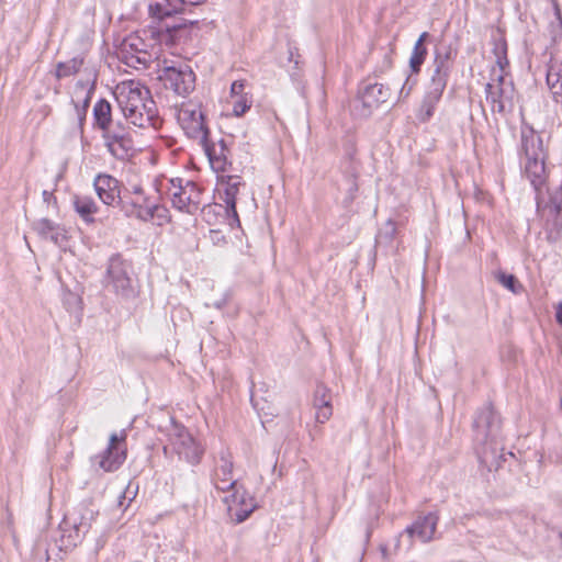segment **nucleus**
<instances>
[{"instance_id":"obj_10","label":"nucleus","mask_w":562,"mask_h":562,"mask_svg":"<svg viewBox=\"0 0 562 562\" xmlns=\"http://www.w3.org/2000/svg\"><path fill=\"white\" fill-rule=\"evenodd\" d=\"M165 85L179 95H187L194 90L195 76L188 65L165 66L159 74Z\"/></svg>"},{"instance_id":"obj_39","label":"nucleus","mask_w":562,"mask_h":562,"mask_svg":"<svg viewBox=\"0 0 562 562\" xmlns=\"http://www.w3.org/2000/svg\"><path fill=\"white\" fill-rule=\"evenodd\" d=\"M210 238L214 245H222L226 241L222 232L216 229L210 231Z\"/></svg>"},{"instance_id":"obj_43","label":"nucleus","mask_w":562,"mask_h":562,"mask_svg":"<svg viewBox=\"0 0 562 562\" xmlns=\"http://www.w3.org/2000/svg\"><path fill=\"white\" fill-rule=\"evenodd\" d=\"M176 1L187 3L188 5H198V4L202 3L204 0H176Z\"/></svg>"},{"instance_id":"obj_24","label":"nucleus","mask_w":562,"mask_h":562,"mask_svg":"<svg viewBox=\"0 0 562 562\" xmlns=\"http://www.w3.org/2000/svg\"><path fill=\"white\" fill-rule=\"evenodd\" d=\"M183 2H177L176 0H160L150 3L148 11L151 18L162 20L166 16H170L175 13L182 11L181 5Z\"/></svg>"},{"instance_id":"obj_41","label":"nucleus","mask_w":562,"mask_h":562,"mask_svg":"<svg viewBox=\"0 0 562 562\" xmlns=\"http://www.w3.org/2000/svg\"><path fill=\"white\" fill-rule=\"evenodd\" d=\"M557 322L562 325V303H559L555 310Z\"/></svg>"},{"instance_id":"obj_44","label":"nucleus","mask_w":562,"mask_h":562,"mask_svg":"<svg viewBox=\"0 0 562 562\" xmlns=\"http://www.w3.org/2000/svg\"><path fill=\"white\" fill-rule=\"evenodd\" d=\"M553 8H554V11H555V15L559 20H561V12H560V8H559V4L557 3V1H553Z\"/></svg>"},{"instance_id":"obj_27","label":"nucleus","mask_w":562,"mask_h":562,"mask_svg":"<svg viewBox=\"0 0 562 562\" xmlns=\"http://www.w3.org/2000/svg\"><path fill=\"white\" fill-rule=\"evenodd\" d=\"M93 116L95 124L102 132L115 125L112 123L111 104L105 100H100L94 104Z\"/></svg>"},{"instance_id":"obj_17","label":"nucleus","mask_w":562,"mask_h":562,"mask_svg":"<svg viewBox=\"0 0 562 562\" xmlns=\"http://www.w3.org/2000/svg\"><path fill=\"white\" fill-rule=\"evenodd\" d=\"M213 483L221 492H229L232 487L239 484L233 479L232 454L226 449H223L218 454L213 473Z\"/></svg>"},{"instance_id":"obj_12","label":"nucleus","mask_w":562,"mask_h":562,"mask_svg":"<svg viewBox=\"0 0 562 562\" xmlns=\"http://www.w3.org/2000/svg\"><path fill=\"white\" fill-rule=\"evenodd\" d=\"M437 524L438 516L436 514L430 513L426 516L418 517L411 526H408L400 535L395 544V549H400L401 542L405 537L407 538V550L412 548L414 540H418L424 543L432 540L437 528Z\"/></svg>"},{"instance_id":"obj_46","label":"nucleus","mask_w":562,"mask_h":562,"mask_svg":"<svg viewBox=\"0 0 562 562\" xmlns=\"http://www.w3.org/2000/svg\"><path fill=\"white\" fill-rule=\"evenodd\" d=\"M390 228H391V233H394L395 227H394V225L392 223H390Z\"/></svg>"},{"instance_id":"obj_6","label":"nucleus","mask_w":562,"mask_h":562,"mask_svg":"<svg viewBox=\"0 0 562 562\" xmlns=\"http://www.w3.org/2000/svg\"><path fill=\"white\" fill-rule=\"evenodd\" d=\"M171 203L179 211L194 213L201 204V191L192 181L171 179L168 188Z\"/></svg>"},{"instance_id":"obj_40","label":"nucleus","mask_w":562,"mask_h":562,"mask_svg":"<svg viewBox=\"0 0 562 562\" xmlns=\"http://www.w3.org/2000/svg\"><path fill=\"white\" fill-rule=\"evenodd\" d=\"M43 200H44V202H46L47 204H49L50 202H55V201H56V199H55V196H54L53 192H49V191H47V190H44V191H43Z\"/></svg>"},{"instance_id":"obj_37","label":"nucleus","mask_w":562,"mask_h":562,"mask_svg":"<svg viewBox=\"0 0 562 562\" xmlns=\"http://www.w3.org/2000/svg\"><path fill=\"white\" fill-rule=\"evenodd\" d=\"M248 93L245 92V81L244 80H236L231 86V98L239 97V95H247Z\"/></svg>"},{"instance_id":"obj_4","label":"nucleus","mask_w":562,"mask_h":562,"mask_svg":"<svg viewBox=\"0 0 562 562\" xmlns=\"http://www.w3.org/2000/svg\"><path fill=\"white\" fill-rule=\"evenodd\" d=\"M165 453L171 451L191 464H198L204 454V447L180 424L172 423L168 430Z\"/></svg>"},{"instance_id":"obj_9","label":"nucleus","mask_w":562,"mask_h":562,"mask_svg":"<svg viewBox=\"0 0 562 562\" xmlns=\"http://www.w3.org/2000/svg\"><path fill=\"white\" fill-rule=\"evenodd\" d=\"M225 493L223 502L227 507L229 517L236 522L246 520L257 507L254 496L241 484H237Z\"/></svg>"},{"instance_id":"obj_28","label":"nucleus","mask_w":562,"mask_h":562,"mask_svg":"<svg viewBox=\"0 0 562 562\" xmlns=\"http://www.w3.org/2000/svg\"><path fill=\"white\" fill-rule=\"evenodd\" d=\"M200 145L203 147V149L209 158L212 169L215 172H224L226 170V166L228 164L225 155L223 154L224 149L221 148V153L217 154L214 145L210 144L209 138H206L205 144H200Z\"/></svg>"},{"instance_id":"obj_36","label":"nucleus","mask_w":562,"mask_h":562,"mask_svg":"<svg viewBox=\"0 0 562 562\" xmlns=\"http://www.w3.org/2000/svg\"><path fill=\"white\" fill-rule=\"evenodd\" d=\"M445 89H446V86L441 85L440 81H438V80L431 81L430 80L425 94L429 95L432 100L434 99L440 100Z\"/></svg>"},{"instance_id":"obj_34","label":"nucleus","mask_w":562,"mask_h":562,"mask_svg":"<svg viewBox=\"0 0 562 562\" xmlns=\"http://www.w3.org/2000/svg\"><path fill=\"white\" fill-rule=\"evenodd\" d=\"M439 102V99H431L429 95L424 97V100L420 104L419 111H418V119L423 122L428 121L435 112V108L437 103Z\"/></svg>"},{"instance_id":"obj_2","label":"nucleus","mask_w":562,"mask_h":562,"mask_svg":"<svg viewBox=\"0 0 562 562\" xmlns=\"http://www.w3.org/2000/svg\"><path fill=\"white\" fill-rule=\"evenodd\" d=\"M521 150V164L525 175L530 180L533 188L539 190L547 180L542 139L532 132L522 135Z\"/></svg>"},{"instance_id":"obj_1","label":"nucleus","mask_w":562,"mask_h":562,"mask_svg":"<svg viewBox=\"0 0 562 562\" xmlns=\"http://www.w3.org/2000/svg\"><path fill=\"white\" fill-rule=\"evenodd\" d=\"M123 116L137 127H157V108L150 91L136 80H124L113 92Z\"/></svg>"},{"instance_id":"obj_19","label":"nucleus","mask_w":562,"mask_h":562,"mask_svg":"<svg viewBox=\"0 0 562 562\" xmlns=\"http://www.w3.org/2000/svg\"><path fill=\"white\" fill-rule=\"evenodd\" d=\"M452 49L445 47L437 50L434 59V72L430 77L431 81H440L441 85L447 87L448 78L451 70Z\"/></svg>"},{"instance_id":"obj_7","label":"nucleus","mask_w":562,"mask_h":562,"mask_svg":"<svg viewBox=\"0 0 562 562\" xmlns=\"http://www.w3.org/2000/svg\"><path fill=\"white\" fill-rule=\"evenodd\" d=\"M126 431L121 430L120 434L113 432L110 436L106 449L93 457L92 461L104 472H113L117 470L126 459Z\"/></svg>"},{"instance_id":"obj_42","label":"nucleus","mask_w":562,"mask_h":562,"mask_svg":"<svg viewBox=\"0 0 562 562\" xmlns=\"http://www.w3.org/2000/svg\"><path fill=\"white\" fill-rule=\"evenodd\" d=\"M136 195H145L142 187H139V186H134L132 188V196H136Z\"/></svg>"},{"instance_id":"obj_33","label":"nucleus","mask_w":562,"mask_h":562,"mask_svg":"<svg viewBox=\"0 0 562 562\" xmlns=\"http://www.w3.org/2000/svg\"><path fill=\"white\" fill-rule=\"evenodd\" d=\"M252 97L250 94L232 98L233 114L237 117L243 116L250 110Z\"/></svg>"},{"instance_id":"obj_5","label":"nucleus","mask_w":562,"mask_h":562,"mask_svg":"<svg viewBox=\"0 0 562 562\" xmlns=\"http://www.w3.org/2000/svg\"><path fill=\"white\" fill-rule=\"evenodd\" d=\"M178 122L188 137L196 140L199 144L206 143L209 130L205 125L200 104L193 102L183 103L178 111Z\"/></svg>"},{"instance_id":"obj_8","label":"nucleus","mask_w":562,"mask_h":562,"mask_svg":"<svg viewBox=\"0 0 562 562\" xmlns=\"http://www.w3.org/2000/svg\"><path fill=\"white\" fill-rule=\"evenodd\" d=\"M108 151L117 159H127L135 153L132 132L120 123L102 132Z\"/></svg>"},{"instance_id":"obj_35","label":"nucleus","mask_w":562,"mask_h":562,"mask_svg":"<svg viewBox=\"0 0 562 562\" xmlns=\"http://www.w3.org/2000/svg\"><path fill=\"white\" fill-rule=\"evenodd\" d=\"M439 102V99H431L429 95L424 97V100L420 104L419 111H418V119L423 122L428 121L435 112V108L437 103Z\"/></svg>"},{"instance_id":"obj_18","label":"nucleus","mask_w":562,"mask_h":562,"mask_svg":"<svg viewBox=\"0 0 562 562\" xmlns=\"http://www.w3.org/2000/svg\"><path fill=\"white\" fill-rule=\"evenodd\" d=\"M99 199L106 205L121 202L119 181L110 175H99L93 182Z\"/></svg>"},{"instance_id":"obj_25","label":"nucleus","mask_w":562,"mask_h":562,"mask_svg":"<svg viewBox=\"0 0 562 562\" xmlns=\"http://www.w3.org/2000/svg\"><path fill=\"white\" fill-rule=\"evenodd\" d=\"M76 212L86 223H93V214L97 213L98 206L91 196L75 195L72 200Z\"/></svg>"},{"instance_id":"obj_29","label":"nucleus","mask_w":562,"mask_h":562,"mask_svg":"<svg viewBox=\"0 0 562 562\" xmlns=\"http://www.w3.org/2000/svg\"><path fill=\"white\" fill-rule=\"evenodd\" d=\"M428 36L427 32H424L414 45L412 56L409 58V66L413 71L418 72L427 55V49L424 46V42Z\"/></svg>"},{"instance_id":"obj_32","label":"nucleus","mask_w":562,"mask_h":562,"mask_svg":"<svg viewBox=\"0 0 562 562\" xmlns=\"http://www.w3.org/2000/svg\"><path fill=\"white\" fill-rule=\"evenodd\" d=\"M495 279L508 291L514 294H518L522 291L521 283L517 280L514 274H508L504 271H496Z\"/></svg>"},{"instance_id":"obj_22","label":"nucleus","mask_w":562,"mask_h":562,"mask_svg":"<svg viewBox=\"0 0 562 562\" xmlns=\"http://www.w3.org/2000/svg\"><path fill=\"white\" fill-rule=\"evenodd\" d=\"M474 426L486 439L493 437L498 428V416L492 408L486 407L477 415Z\"/></svg>"},{"instance_id":"obj_31","label":"nucleus","mask_w":562,"mask_h":562,"mask_svg":"<svg viewBox=\"0 0 562 562\" xmlns=\"http://www.w3.org/2000/svg\"><path fill=\"white\" fill-rule=\"evenodd\" d=\"M75 93H76L77 98H79V95H82V101H83L82 106L75 104V110L77 112L79 124H80V126H82V122L86 119L87 108H88L89 101H90L91 89H87V87L85 85L78 83L76 87Z\"/></svg>"},{"instance_id":"obj_15","label":"nucleus","mask_w":562,"mask_h":562,"mask_svg":"<svg viewBox=\"0 0 562 562\" xmlns=\"http://www.w3.org/2000/svg\"><path fill=\"white\" fill-rule=\"evenodd\" d=\"M122 202V210L130 217L147 222L157 217H166V210L146 195L130 196Z\"/></svg>"},{"instance_id":"obj_3","label":"nucleus","mask_w":562,"mask_h":562,"mask_svg":"<svg viewBox=\"0 0 562 562\" xmlns=\"http://www.w3.org/2000/svg\"><path fill=\"white\" fill-rule=\"evenodd\" d=\"M149 32L151 34L150 40L142 36L139 32L132 33L123 40L120 46V54L128 66L135 68L138 65L146 66L151 58L150 49H154L156 43H160L168 37V34L161 30L157 32L150 30Z\"/></svg>"},{"instance_id":"obj_13","label":"nucleus","mask_w":562,"mask_h":562,"mask_svg":"<svg viewBox=\"0 0 562 562\" xmlns=\"http://www.w3.org/2000/svg\"><path fill=\"white\" fill-rule=\"evenodd\" d=\"M243 186L244 182L239 176L221 175L217 177V191L220 198L225 202L231 226H239V218L236 211V198Z\"/></svg>"},{"instance_id":"obj_21","label":"nucleus","mask_w":562,"mask_h":562,"mask_svg":"<svg viewBox=\"0 0 562 562\" xmlns=\"http://www.w3.org/2000/svg\"><path fill=\"white\" fill-rule=\"evenodd\" d=\"M360 98L363 106L371 110L387 101L390 89L383 83L368 85L361 92Z\"/></svg>"},{"instance_id":"obj_23","label":"nucleus","mask_w":562,"mask_h":562,"mask_svg":"<svg viewBox=\"0 0 562 562\" xmlns=\"http://www.w3.org/2000/svg\"><path fill=\"white\" fill-rule=\"evenodd\" d=\"M495 56V66L492 68L491 77L508 78L507 44L505 41H498L493 49Z\"/></svg>"},{"instance_id":"obj_11","label":"nucleus","mask_w":562,"mask_h":562,"mask_svg":"<svg viewBox=\"0 0 562 562\" xmlns=\"http://www.w3.org/2000/svg\"><path fill=\"white\" fill-rule=\"evenodd\" d=\"M486 101L491 104L493 112L504 113L512 105L514 86L510 79L491 77L486 85Z\"/></svg>"},{"instance_id":"obj_30","label":"nucleus","mask_w":562,"mask_h":562,"mask_svg":"<svg viewBox=\"0 0 562 562\" xmlns=\"http://www.w3.org/2000/svg\"><path fill=\"white\" fill-rule=\"evenodd\" d=\"M547 83L557 103L562 105V75L554 70L547 74Z\"/></svg>"},{"instance_id":"obj_26","label":"nucleus","mask_w":562,"mask_h":562,"mask_svg":"<svg viewBox=\"0 0 562 562\" xmlns=\"http://www.w3.org/2000/svg\"><path fill=\"white\" fill-rule=\"evenodd\" d=\"M36 232L45 239L59 244L65 239V231L52 221L43 218L35 224Z\"/></svg>"},{"instance_id":"obj_16","label":"nucleus","mask_w":562,"mask_h":562,"mask_svg":"<svg viewBox=\"0 0 562 562\" xmlns=\"http://www.w3.org/2000/svg\"><path fill=\"white\" fill-rule=\"evenodd\" d=\"M105 282L117 294L127 295L131 291L130 266L120 256L110 258Z\"/></svg>"},{"instance_id":"obj_20","label":"nucleus","mask_w":562,"mask_h":562,"mask_svg":"<svg viewBox=\"0 0 562 562\" xmlns=\"http://www.w3.org/2000/svg\"><path fill=\"white\" fill-rule=\"evenodd\" d=\"M313 405L316 411L315 418L318 423H326L333 415L331 396L329 390L318 385L314 393Z\"/></svg>"},{"instance_id":"obj_45","label":"nucleus","mask_w":562,"mask_h":562,"mask_svg":"<svg viewBox=\"0 0 562 562\" xmlns=\"http://www.w3.org/2000/svg\"><path fill=\"white\" fill-rule=\"evenodd\" d=\"M381 552H382L383 559H387L389 558L387 557V549H386V547L382 546L381 547Z\"/></svg>"},{"instance_id":"obj_38","label":"nucleus","mask_w":562,"mask_h":562,"mask_svg":"<svg viewBox=\"0 0 562 562\" xmlns=\"http://www.w3.org/2000/svg\"><path fill=\"white\" fill-rule=\"evenodd\" d=\"M74 71H76L75 65L70 66V65L59 64L57 67V76L58 77L69 76Z\"/></svg>"},{"instance_id":"obj_14","label":"nucleus","mask_w":562,"mask_h":562,"mask_svg":"<svg viewBox=\"0 0 562 562\" xmlns=\"http://www.w3.org/2000/svg\"><path fill=\"white\" fill-rule=\"evenodd\" d=\"M97 512L91 505H81L76 512L70 514L67 518V524L71 526V530L64 535L69 546H77L81 542L85 535L91 527L92 521L95 519Z\"/></svg>"}]
</instances>
